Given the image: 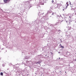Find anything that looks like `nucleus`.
I'll return each mask as SVG.
<instances>
[{
	"label": "nucleus",
	"mask_w": 76,
	"mask_h": 76,
	"mask_svg": "<svg viewBox=\"0 0 76 76\" xmlns=\"http://www.w3.org/2000/svg\"><path fill=\"white\" fill-rule=\"evenodd\" d=\"M40 4H41L42 5H44L43 0H40Z\"/></svg>",
	"instance_id": "obj_1"
},
{
	"label": "nucleus",
	"mask_w": 76,
	"mask_h": 76,
	"mask_svg": "<svg viewBox=\"0 0 76 76\" xmlns=\"http://www.w3.org/2000/svg\"><path fill=\"white\" fill-rule=\"evenodd\" d=\"M69 5L68 4H67V5L66 6V9H67V7H68V6H69Z\"/></svg>",
	"instance_id": "obj_13"
},
{
	"label": "nucleus",
	"mask_w": 76,
	"mask_h": 76,
	"mask_svg": "<svg viewBox=\"0 0 76 76\" xmlns=\"http://www.w3.org/2000/svg\"><path fill=\"white\" fill-rule=\"evenodd\" d=\"M58 53H59V54H60V52H58Z\"/></svg>",
	"instance_id": "obj_24"
},
{
	"label": "nucleus",
	"mask_w": 76,
	"mask_h": 76,
	"mask_svg": "<svg viewBox=\"0 0 76 76\" xmlns=\"http://www.w3.org/2000/svg\"><path fill=\"white\" fill-rule=\"evenodd\" d=\"M69 4L70 5H71V2H70V1H69Z\"/></svg>",
	"instance_id": "obj_15"
},
{
	"label": "nucleus",
	"mask_w": 76,
	"mask_h": 76,
	"mask_svg": "<svg viewBox=\"0 0 76 76\" xmlns=\"http://www.w3.org/2000/svg\"><path fill=\"white\" fill-rule=\"evenodd\" d=\"M45 3H47V2H45Z\"/></svg>",
	"instance_id": "obj_30"
},
{
	"label": "nucleus",
	"mask_w": 76,
	"mask_h": 76,
	"mask_svg": "<svg viewBox=\"0 0 76 76\" xmlns=\"http://www.w3.org/2000/svg\"><path fill=\"white\" fill-rule=\"evenodd\" d=\"M60 45H61V46H62L61 45V44H60Z\"/></svg>",
	"instance_id": "obj_22"
},
{
	"label": "nucleus",
	"mask_w": 76,
	"mask_h": 76,
	"mask_svg": "<svg viewBox=\"0 0 76 76\" xmlns=\"http://www.w3.org/2000/svg\"><path fill=\"white\" fill-rule=\"evenodd\" d=\"M52 3H53V2H54V1L52 0Z\"/></svg>",
	"instance_id": "obj_16"
},
{
	"label": "nucleus",
	"mask_w": 76,
	"mask_h": 76,
	"mask_svg": "<svg viewBox=\"0 0 76 76\" xmlns=\"http://www.w3.org/2000/svg\"><path fill=\"white\" fill-rule=\"evenodd\" d=\"M71 16H69V18H71Z\"/></svg>",
	"instance_id": "obj_21"
},
{
	"label": "nucleus",
	"mask_w": 76,
	"mask_h": 76,
	"mask_svg": "<svg viewBox=\"0 0 76 76\" xmlns=\"http://www.w3.org/2000/svg\"><path fill=\"white\" fill-rule=\"evenodd\" d=\"M0 75H1V76H3V72H1Z\"/></svg>",
	"instance_id": "obj_10"
},
{
	"label": "nucleus",
	"mask_w": 76,
	"mask_h": 76,
	"mask_svg": "<svg viewBox=\"0 0 76 76\" xmlns=\"http://www.w3.org/2000/svg\"><path fill=\"white\" fill-rule=\"evenodd\" d=\"M48 25L49 26H52V27H54V25H53L52 24H50V23H49L48 24Z\"/></svg>",
	"instance_id": "obj_3"
},
{
	"label": "nucleus",
	"mask_w": 76,
	"mask_h": 76,
	"mask_svg": "<svg viewBox=\"0 0 76 76\" xmlns=\"http://www.w3.org/2000/svg\"><path fill=\"white\" fill-rule=\"evenodd\" d=\"M40 22L41 23H44V20H41L40 21Z\"/></svg>",
	"instance_id": "obj_8"
},
{
	"label": "nucleus",
	"mask_w": 76,
	"mask_h": 76,
	"mask_svg": "<svg viewBox=\"0 0 76 76\" xmlns=\"http://www.w3.org/2000/svg\"><path fill=\"white\" fill-rule=\"evenodd\" d=\"M59 23H59V22H58V23H56L54 25V26L55 25H59Z\"/></svg>",
	"instance_id": "obj_6"
},
{
	"label": "nucleus",
	"mask_w": 76,
	"mask_h": 76,
	"mask_svg": "<svg viewBox=\"0 0 76 76\" xmlns=\"http://www.w3.org/2000/svg\"><path fill=\"white\" fill-rule=\"evenodd\" d=\"M54 13L53 12V13L52 14V15H54Z\"/></svg>",
	"instance_id": "obj_20"
},
{
	"label": "nucleus",
	"mask_w": 76,
	"mask_h": 76,
	"mask_svg": "<svg viewBox=\"0 0 76 76\" xmlns=\"http://www.w3.org/2000/svg\"><path fill=\"white\" fill-rule=\"evenodd\" d=\"M37 8H38V7H39V6H38L37 7Z\"/></svg>",
	"instance_id": "obj_19"
},
{
	"label": "nucleus",
	"mask_w": 76,
	"mask_h": 76,
	"mask_svg": "<svg viewBox=\"0 0 76 76\" xmlns=\"http://www.w3.org/2000/svg\"><path fill=\"white\" fill-rule=\"evenodd\" d=\"M65 73H66V72H65Z\"/></svg>",
	"instance_id": "obj_34"
},
{
	"label": "nucleus",
	"mask_w": 76,
	"mask_h": 76,
	"mask_svg": "<svg viewBox=\"0 0 76 76\" xmlns=\"http://www.w3.org/2000/svg\"><path fill=\"white\" fill-rule=\"evenodd\" d=\"M68 30H70L71 29V27H68Z\"/></svg>",
	"instance_id": "obj_9"
},
{
	"label": "nucleus",
	"mask_w": 76,
	"mask_h": 76,
	"mask_svg": "<svg viewBox=\"0 0 76 76\" xmlns=\"http://www.w3.org/2000/svg\"><path fill=\"white\" fill-rule=\"evenodd\" d=\"M59 59H60V58H58V59L59 60ZM57 60H58V58H57Z\"/></svg>",
	"instance_id": "obj_17"
},
{
	"label": "nucleus",
	"mask_w": 76,
	"mask_h": 76,
	"mask_svg": "<svg viewBox=\"0 0 76 76\" xmlns=\"http://www.w3.org/2000/svg\"><path fill=\"white\" fill-rule=\"evenodd\" d=\"M66 23H68V22H67V21H66Z\"/></svg>",
	"instance_id": "obj_25"
},
{
	"label": "nucleus",
	"mask_w": 76,
	"mask_h": 76,
	"mask_svg": "<svg viewBox=\"0 0 76 76\" xmlns=\"http://www.w3.org/2000/svg\"><path fill=\"white\" fill-rule=\"evenodd\" d=\"M59 17H60V16H59L58 15H57V18H59Z\"/></svg>",
	"instance_id": "obj_14"
},
{
	"label": "nucleus",
	"mask_w": 76,
	"mask_h": 76,
	"mask_svg": "<svg viewBox=\"0 0 76 76\" xmlns=\"http://www.w3.org/2000/svg\"><path fill=\"white\" fill-rule=\"evenodd\" d=\"M2 66L3 67H4V66H5V64H2Z\"/></svg>",
	"instance_id": "obj_11"
},
{
	"label": "nucleus",
	"mask_w": 76,
	"mask_h": 76,
	"mask_svg": "<svg viewBox=\"0 0 76 76\" xmlns=\"http://www.w3.org/2000/svg\"><path fill=\"white\" fill-rule=\"evenodd\" d=\"M29 67H30V68H31V67L30 66H29Z\"/></svg>",
	"instance_id": "obj_28"
},
{
	"label": "nucleus",
	"mask_w": 76,
	"mask_h": 76,
	"mask_svg": "<svg viewBox=\"0 0 76 76\" xmlns=\"http://www.w3.org/2000/svg\"><path fill=\"white\" fill-rule=\"evenodd\" d=\"M7 70H8V69H7Z\"/></svg>",
	"instance_id": "obj_35"
},
{
	"label": "nucleus",
	"mask_w": 76,
	"mask_h": 76,
	"mask_svg": "<svg viewBox=\"0 0 76 76\" xmlns=\"http://www.w3.org/2000/svg\"><path fill=\"white\" fill-rule=\"evenodd\" d=\"M29 58V57L27 56H26L25 57V59H28Z\"/></svg>",
	"instance_id": "obj_5"
},
{
	"label": "nucleus",
	"mask_w": 76,
	"mask_h": 76,
	"mask_svg": "<svg viewBox=\"0 0 76 76\" xmlns=\"http://www.w3.org/2000/svg\"><path fill=\"white\" fill-rule=\"evenodd\" d=\"M58 31H61V30H58Z\"/></svg>",
	"instance_id": "obj_18"
},
{
	"label": "nucleus",
	"mask_w": 76,
	"mask_h": 76,
	"mask_svg": "<svg viewBox=\"0 0 76 76\" xmlns=\"http://www.w3.org/2000/svg\"><path fill=\"white\" fill-rule=\"evenodd\" d=\"M60 72H61V71H60Z\"/></svg>",
	"instance_id": "obj_32"
},
{
	"label": "nucleus",
	"mask_w": 76,
	"mask_h": 76,
	"mask_svg": "<svg viewBox=\"0 0 76 76\" xmlns=\"http://www.w3.org/2000/svg\"><path fill=\"white\" fill-rule=\"evenodd\" d=\"M63 11H64V9H63Z\"/></svg>",
	"instance_id": "obj_29"
},
{
	"label": "nucleus",
	"mask_w": 76,
	"mask_h": 76,
	"mask_svg": "<svg viewBox=\"0 0 76 76\" xmlns=\"http://www.w3.org/2000/svg\"><path fill=\"white\" fill-rule=\"evenodd\" d=\"M27 2H28V1H27Z\"/></svg>",
	"instance_id": "obj_33"
},
{
	"label": "nucleus",
	"mask_w": 76,
	"mask_h": 76,
	"mask_svg": "<svg viewBox=\"0 0 76 76\" xmlns=\"http://www.w3.org/2000/svg\"><path fill=\"white\" fill-rule=\"evenodd\" d=\"M10 0H8V2H9V1H10Z\"/></svg>",
	"instance_id": "obj_23"
},
{
	"label": "nucleus",
	"mask_w": 76,
	"mask_h": 76,
	"mask_svg": "<svg viewBox=\"0 0 76 76\" xmlns=\"http://www.w3.org/2000/svg\"><path fill=\"white\" fill-rule=\"evenodd\" d=\"M43 14H44V13H42V15H43Z\"/></svg>",
	"instance_id": "obj_26"
},
{
	"label": "nucleus",
	"mask_w": 76,
	"mask_h": 76,
	"mask_svg": "<svg viewBox=\"0 0 76 76\" xmlns=\"http://www.w3.org/2000/svg\"><path fill=\"white\" fill-rule=\"evenodd\" d=\"M61 48H64V46H61Z\"/></svg>",
	"instance_id": "obj_12"
},
{
	"label": "nucleus",
	"mask_w": 76,
	"mask_h": 76,
	"mask_svg": "<svg viewBox=\"0 0 76 76\" xmlns=\"http://www.w3.org/2000/svg\"><path fill=\"white\" fill-rule=\"evenodd\" d=\"M3 73H5V74H6L7 75V74H8V72L6 71L4 72Z\"/></svg>",
	"instance_id": "obj_4"
},
{
	"label": "nucleus",
	"mask_w": 76,
	"mask_h": 76,
	"mask_svg": "<svg viewBox=\"0 0 76 76\" xmlns=\"http://www.w3.org/2000/svg\"><path fill=\"white\" fill-rule=\"evenodd\" d=\"M41 63V62L40 61H39L37 62L36 64H39Z\"/></svg>",
	"instance_id": "obj_7"
},
{
	"label": "nucleus",
	"mask_w": 76,
	"mask_h": 76,
	"mask_svg": "<svg viewBox=\"0 0 76 76\" xmlns=\"http://www.w3.org/2000/svg\"><path fill=\"white\" fill-rule=\"evenodd\" d=\"M47 56V55H45V56Z\"/></svg>",
	"instance_id": "obj_31"
},
{
	"label": "nucleus",
	"mask_w": 76,
	"mask_h": 76,
	"mask_svg": "<svg viewBox=\"0 0 76 76\" xmlns=\"http://www.w3.org/2000/svg\"><path fill=\"white\" fill-rule=\"evenodd\" d=\"M4 1L5 4L9 3V1L8 0H4Z\"/></svg>",
	"instance_id": "obj_2"
},
{
	"label": "nucleus",
	"mask_w": 76,
	"mask_h": 76,
	"mask_svg": "<svg viewBox=\"0 0 76 76\" xmlns=\"http://www.w3.org/2000/svg\"><path fill=\"white\" fill-rule=\"evenodd\" d=\"M68 3V2L66 3V4H67Z\"/></svg>",
	"instance_id": "obj_27"
}]
</instances>
